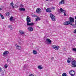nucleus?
Returning a JSON list of instances; mask_svg holds the SVG:
<instances>
[{"mask_svg":"<svg viewBox=\"0 0 76 76\" xmlns=\"http://www.w3.org/2000/svg\"><path fill=\"white\" fill-rule=\"evenodd\" d=\"M65 1L64 0H61V1L59 2V4H64Z\"/></svg>","mask_w":76,"mask_h":76,"instance_id":"f8f14e48","label":"nucleus"},{"mask_svg":"<svg viewBox=\"0 0 76 76\" xmlns=\"http://www.w3.org/2000/svg\"><path fill=\"white\" fill-rule=\"evenodd\" d=\"M33 17H36V15H33Z\"/></svg>","mask_w":76,"mask_h":76,"instance_id":"f704fd0d","label":"nucleus"},{"mask_svg":"<svg viewBox=\"0 0 76 76\" xmlns=\"http://www.w3.org/2000/svg\"><path fill=\"white\" fill-rule=\"evenodd\" d=\"M0 10H2V8H0Z\"/></svg>","mask_w":76,"mask_h":76,"instance_id":"ea45409f","label":"nucleus"},{"mask_svg":"<svg viewBox=\"0 0 76 76\" xmlns=\"http://www.w3.org/2000/svg\"><path fill=\"white\" fill-rule=\"evenodd\" d=\"M10 4L11 6H12V8H14L15 7L13 6V3L12 2L10 3Z\"/></svg>","mask_w":76,"mask_h":76,"instance_id":"5701e85b","label":"nucleus"},{"mask_svg":"<svg viewBox=\"0 0 76 76\" xmlns=\"http://www.w3.org/2000/svg\"><path fill=\"white\" fill-rule=\"evenodd\" d=\"M0 16H1L2 19H4V17L3 16V15H2V14L0 13Z\"/></svg>","mask_w":76,"mask_h":76,"instance_id":"6ab92c4d","label":"nucleus"},{"mask_svg":"<svg viewBox=\"0 0 76 76\" xmlns=\"http://www.w3.org/2000/svg\"><path fill=\"white\" fill-rule=\"evenodd\" d=\"M72 50L74 51H76V48H73L72 49Z\"/></svg>","mask_w":76,"mask_h":76,"instance_id":"bb28decb","label":"nucleus"},{"mask_svg":"<svg viewBox=\"0 0 76 76\" xmlns=\"http://www.w3.org/2000/svg\"><path fill=\"white\" fill-rule=\"evenodd\" d=\"M46 41H47L48 42H50V43L49 44H51V40H50V39L47 38L46 39Z\"/></svg>","mask_w":76,"mask_h":76,"instance_id":"4468645a","label":"nucleus"},{"mask_svg":"<svg viewBox=\"0 0 76 76\" xmlns=\"http://www.w3.org/2000/svg\"><path fill=\"white\" fill-rule=\"evenodd\" d=\"M28 31L30 32H32V31H33V30H34V28L32 27H29L27 28Z\"/></svg>","mask_w":76,"mask_h":76,"instance_id":"9d476101","label":"nucleus"},{"mask_svg":"<svg viewBox=\"0 0 76 76\" xmlns=\"http://www.w3.org/2000/svg\"><path fill=\"white\" fill-rule=\"evenodd\" d=\"M75 19H76V16L75 17Z\"/></svg>","mask_w":76,"mask_h":76,"instance_id":"c03bdc74","label":"nucleus"},{"mask_svg":"<svg viewBox=\"0 0 76 76\" xmlns=\"http://www.w3.org/2000/svg\"><path fill=\"white\" fill-rule=\"evenodd\" d=\"M13 16H12L10 18V20L11 21H12L13 20Z\"/></svg>","mask_w":76,"mask_h":76,"instance_id":"a878e982","label":"nucleus"},{"mask_svg":"<svg viewBox=\"0 0 76 76\" xmlns=\"http://www.w3.org/2000/svg\"><path fill=\"white\" fill-rule=\"evenodd\" d=\"M70 61H71V58H69L67 60V62L68 63H70Z\"/></svg>","mask_w":76,"mask_h":76,"instance_id":"2eb2a0df","label":"nucleus"},{"mask_svg":"<svg viewBox=\"0 0 76 76\" xmlns=\"http://www.w3.org/2000/svg\"><path fill=\"white\" fill-rule=\"evenodd\" d=\"M60 11H61V12H63V13L65 11V10H63V8H61L60 9Z\"/></svg>","mask_w":76,"mask_h":76,"instance_id":"aec40b11","label":"nucleus"},{"mask_svg":"<svg viewBox=\"0 0 76 76\" xmlns=\"http://www.w3.org/2000/svg\"><path fill=\"white\" fill-rule=\"evenodd\" d=\"M72 67H76V61L73 60L72 61Z\"/></svg>","mask_w":76,"mask_h":76,"instance_id":"7ed1b4c3","label":"nucleus"},{"mask_svg":"<svg viewBox=\"0 0 76 76\" xmlns=\"http://www.w3.org/2000/svg\"><path fill=\"white\" fill-rule=\"evenodd\" d=\"M23 7V5L22 4H20V7Z\"/></svg>","mask_w":76,"mask_h":76,"instance_id":"c85d7f7f","label":"nucleus"},{"mask_svg":"<svg viewBox=\"0 0 76 76\" xmlns=\"http://www.w3.org/2000/svg\"><path fill=\"white\" fill-rule=\"evenodd\" d=\"M52 60L54 59V58H53V57L52 58Z\"/></svg>","mask_w":76,"mask_h":76,"instance_id":"a19ab883","label":"nucleus"},{"mask_svg":"<svg viewBox=\"0 0 76 76\" xmlns=\"http://www.w3.org/2000/svg\"><path fill=\"white\" fill-rule=\"evenodd\" d=\"M64 14V16H66V11L63 12Z\"/></svg>","mask_w":76,"mask_h":76,"instance_id":"c756f323","label":"nucleus"},{"mask_svg":"<svg viewBox=\"0 0 76 76\" xmlns=\"http://www.w3.org/2000/svg\"><path fill=\"white\" fill-rule=\"evenodd\" d=\"M36 13L39 14L41 12V10L39 8H38L36 10Z\"/></svg>","mask_w":76,"mask_h":76,"instance_id":"423d86ee","label":"nucleus"},{"mask_svg":"<svg viewBox=\"0 0 76 76\" xmlns=\"http://www.w3.org/2000/svg\"><path fill=\"white\" fill-rule=\"evenodd\" d=\"M48 0H46V1H48Z\"/></svg>","mask_w":76,"mask_h":76,"instance_id":"79ce46f5","label":"nucleus"},{"mask_svg":"<svg viewBox=\"0 0 76 76\" xmlns=\"http://www.w3.org/2000/svg\"><path fill=\"white\" fill-rule=\"evenodd\" d=\"M70 23L69 20H68L64 22V25H70Z\"/></svg>","mask_w":76,"mask_h":76,"instance_id":"0eeeda50","label":"nucleus"},{"mask_svg":"<svg viewBox=\"0 0 76 76\" xmlns=\"http://www.w3.org/2000/svg\"><path fill=\"white\" fill-rule=\"evenodd\" d=\"M9 28H10L11 27L10 26H9Z\"/></svg>","mask_w":76,"mask_h":76,"instance_id":"37998d69","label":"nucleus"},{"mask_svg":"<svg viewBox=\"0 0 76 76\" xmlns=\"http://www.w3.org/2000/svg\"><path fill=\"white\" fill-rule=\"evenodd\" d=\"M75 25L76 26V22H75Z\"/></svg>","mask_w":76,"mask_h":76,"instance_id":"a18cd8bd","label":"nucleus"},{"mask_svg":"<svg viewBox=\"0 0 76 76\" xmlns=\"http://www.w3.org/2000/svg\"><path fill=\"white\" fill-rule=\"evenodd\" d=\"M38 68L40 70L42 69V67H41V65H39L38 66Z\"/></svg>","mask_w":76,"mask_h":76,"instance_id":"4be33fe9","label":"nucleus"},{"mask_svg":"<svg viewBox=\"0 0 76 76\" xmlns=\"http://www.w3.org/2000/svg\"><path fill=\"white\" fill-rule=\"evenodd\" d=\"M7 62H9V59H8L7 60Z\"/></svg>","mask_w":76,"mask_h":76,"instance_id":"58836bf2","label":"nucleus"},{"mask_svg":"<svg viewBox=\"0 0 76 76\" xmlns=\"http://www.w3.org/2000/svg\"><path fill=\"white\" fill-rule=\"evenodd\" d=\"M71 25H72V26H73V25H74V24H72V23H71Z\"/></svg>","mask_w":76,"mask_h":76,"instance_id":"4c0bfd02","label":"nucleus"},{"mask_svg":"<svg viewBox=\"0 0 76 76\" xmlns=\"http://www.w3.org/2000/svg\"><path fill=\"white\" fill-rule=\"evenodd\" d=\"M73 33H75V34H76V29H75L74 30V31Z\"/></svg>","mask_w":76,"mask_h":76,"instance_id":"2f4dec72","label":"nucleus"},{"mask_svg":"<svg viewBox=\"0 0 76 76\" xmlns=\"http://www.w3.org/2000/svg\"><path fill=\"white\" fill-rule=\"evenodd\" d=\"M24 68H26H26H27V66H24Z\"/></svg>","mask_w":76,"mask_h":76,"instance_id":"72a5a7b5","label":"nucleus"},{"mask_svg":"<svg viewBox=\"0 0 76 76\" xmlns=\"http://www.w3.org/2000/svg\"><path fill=\"white\" fill-rule=\"evenodd\" d=\"M15 46L17 50H20L21 49V46L18 45L17 44H15Z\"/></svg>","mask_w":76,"mask_h":76,"instance_id":"1a4fd4ad","label":"nucleus"},{"mask_svg":"<svg viewBox=\"0 0 76 76\" xmlns=\"http://www.w3.org/2000/svg\"><path fill=\"white\" fill-rule=\"evenodd\" d=\"M26 21H27V25L28 26L29 25H31V26L33 25H34V23H30L31 22V18L29 17V16H27V17L26 18Z\"/></svg>","mask_w":76,"mask_h":76,"instance_id":"f257e3e1","label":"nucleus"},{"mask_svg":"<svg viewBox=\"0 0 76 76\" xmlns=\"http://www.w3.org/2000/svg\"><path fill=\"white\" fill-rule=\"evenodd\" d=\"M10 63L11 64V61H10Z\"/></svg>","mask_w":76,"mask_h":76,"instance_id":"de8ad7c7","label":"nucleus"},{"mask_svg":"<svg viewBox=\"0 0 76 76\" xmlns=\"http://www.w3.org/2000/svg\"><path fill=\"white\" fill-rule=\"evenodd\" d=\"M3 70H2V69L1 67H0V72H3Z\"/></svg>","mask_w":76,"mask_h":76,"instance_id":"cd10ccee","label":"nucleus"},{"mask_svg":"<svg viewBox=\"0 0 76 76\" xmlns=\"http://www.w3.org/2000/svg\"><path fill=\"white\" fill-rule=\"evenodd\" d=\"M62 76H67V74L65 73H63L62 75Z\"/></svg>","mask_w":76,"mask_h":76,"instance_id":"393cba45","label":"nucleus"},{"mask_svg":"<svg viewBox=\"0 0 76 76\" xmlns=\"http://www.w3.org/2000/svg\"><path fill=\"white\" fill-rule=\"evenodd\" d=\"M69 74L71 76H74L75 75V72L73 70H71L69 72Z\"/></svg>","mask_w":76,"mask_h":76,"instance_id":"39448f33","label":"nucleus"},{"mask_svg":"<svg viewBox=\"0 0 76 76\" xmlns=\"http://www.w3.org/2000/svg\"><path fill=\"white\" fill-rule=\"evenodd\" d=\"M52 9H53L54 10H55V9H56V8H55V7H53L52 8Z\"/></svg>","mask_w":76,"mask_h":76,"instance_id":"c9c22d12","label":"nucleus"},{"mask_svg":"<svg viewBox=\"0 0 76 76\" xmlns=\"http://www.w3.org/2000/svg\"><path fill=\"white\" fill-rule=\"evenodd\" d=\"M69 21L71 23H74V22H75V19H74V18L72 17H70L69 18Z\"/></svg>","mask_w":76,"mask_h":76,"instance_id":"20e7f679","label":"nucleus"},{"mask_svg":"<svg viewBox=\"0 0 76 76\" xmlns=\"http://www.w3.org/2000/svg\"><path fill=\"white\" fill-rule=\"evenodd\" d=\"M9 54V51L6 50L5 51L3 54V56H5V55H7V54Z\"/></svg>","mask_w":76,"mask_h":76,"instance_id":"9b49d317","label":"nucleus"},{"mask_svg":"<svg viewBox=\"0 0 76 76\" xmlns=\"http://www.w3.org/2000/svg\"><path fill=\"white\" fill-rule=\"evenodd\" d=\"M12 29H13V28H12Z\"/></svg>","mask_w":76,"mask_h":76,"instance_id":"09e8293b","label":"nucleus"},{"mask_svg":"<svg viewBox=\"0 0 76 76\" xmlns=\"http://www.w3.org/2000/svg\"><path fill=\"white\" fill-rule=\"evenodd\" d=\"M38 28H40V27H39V26H38Z\"/></svg>","mask_w":76,"mask_h":76,"instance_id":"49530a36","label":"nucleus"},{"mask_svg":"<svg viewBox=\"0 0 76 76\" xmlns=\"http://www.w3.org/2000/svg\"><path fill=\"white\" fill-rule=\"evenodd\" d=\"M29 76H34V75L33 74H30L29 75Z\"/></svg>","mask_w":76,"mask_h":76,"instance_id":"473e14b6","label":"nucleus"},{"mask_svg":"<svg viewBox=\"0 0 76 76\" xmlns=\"http://www.w3.org/2000/svg\"><path fill=\"white\" fill-rule=\"evenodd\" d=\"M33 53L34 54H37V52L35 50H33Z\"/></svg>","mask_w":76,"mask_h":76,"instance_id":"f3484780","label":"nucleus"},{"mask_svg":"<svg viewBox=\"0 0 76 76\" xmlns=\"http://www.w3.org/2000/svg\"><path fill=\"white\" fill-rule=\"evenodd\" d=\"M52 47L53 49H55L56 50H58V46H56L55 45L52 46Z\"/></svg>","mask_w":76,"mask_h":76,"instance_id":"6e6552de","label":"nucleus"},{"mask_svg":"<svg viewBox=\"0 0 76 76\" xmlns=\"http://www.w3.org/2000/svg\"><path fill=\"white\" fill-rule=\"evenodd\" d=\"M46 11L47 12H49V13H50V12H51V10H50V8H47L46 10Z\"/></svg>","mask_w":76,"mask_h":76,"instance_id":"ddd939ff","label":"nucleus"},{"mask_svg":"<svg viewBox=\"0 0 76 76\" xmlns=\"http://www.w3.org/2000/svg\"><path fill=\"white\" fill-rule=\"evenodd\" d=\"M5 15L7 16H9L10 15V13L9 12H7L5 13Z\"/></svg>","mask_w":76,"mask_h":76,"instance_id":"412c9836","label":"nucleus"},{"mask_svg":"<svg viewBox=\"0 0 76 76\" xmlns=\"http://www.w3.org/2000/svg\"><path fill=\"white\" fill-rule=\"evenodd\" d=\"M0 7H1V9H3L4 7V6H1Z\"/></svg>","mask_w":76,"mask_h":76,"instance_id":"7c9ffc66","label":"nucleus"},{"mask_svg":"<svg viewBox=\"0 0 76 76\" xmlns=\"http://www.w3.org/2000/svg\"><path fill=\"white\" fill-rule=\"evenodd\" d=\"M19 10L20 11H25V9L24 8H20Z\"/></svg>","mask_w":76,"mask_h":76,"instance_id":"a211bd4d","label":"nucleus"},{"mask_svg":"<svg viewBox=\"0 0 76 76\" xmlns=\"http://www.w3.org/2000/svg\"><path fill=\"white\" fill-rule=\"evenodd\" d=\"M7 67H8V65L7 64H5L4 65V67H5V68L6 69L7 68Z\"/></svg>","mask_w":76,"mask_h":76,"instance_id":"b1692460","label":"nucleus"},{"mask_svg":"<svg viewBox=\"0 0 76 76\" xmlns=\"http://www.w3.org/2000/svg\"><path fill=\"white\" fill-rule=\"evenodd\" d=\"M37 19H38V20H40V19L39 17H38V18H37Z\"/></svg>","mask_w":76,"mask_h":76,"instance_id":"e433bc0d","label":"nucleus"},{"mask_svg":"<svg viewBox=\"0 0 76 76\" xmlns=\"http://www.w3.org/2000/svg\"><path fill=\"white\" fill-rule=\"evenodd\" d=\"M19 33L21 34H25V33L21 30H20L19 31Z\"/></svg>","mask_w":76,"mask_h":76,"instance_id":"dca6fc26","label":"nucleus"},{"mask_svg":"<svg viewBox=\"0 0 76 76\" xmlns=\"http://www.w3.org/2000/svg\"><path fill=\"white\" fill-rule=\"evenodd\" d=\"M49 16L53 21H54V22L56 21V17L54 15L50 13L49 15Z\"/></svg>","mask_w":76,"mask_h":76,"instance_id":"f03ea898","label":"nucleus"}]
</instances>
